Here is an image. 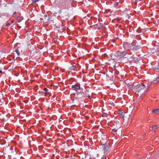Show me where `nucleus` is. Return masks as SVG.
I'll return each mask as SVG.
<instances>
[{
    "mask_svg": "<svg viewBox=\"0 0 159 159\" xmlns=\"http://www.w3.org/2000/svg\"><path fill=\"white\" fill-rule=\"evenodd\" d=\"M76 67L75 66H73L71 67L70 69L71 70H76Z\"/></svg>",
    "mask_w": 159,
    "mask_h": 159,
    "instance_id": "9d476101",
    "label": "nucleus"
},
{
    "mask_svg": "<svg viewBox=\"0 0 159 159\" xmlns=\"http://www.w3.org/2000/svg\"><path fill=\"white\" fill-rule=\"evenodd\" d=\"M157 125H155L153 126L152 127V130H154L155 131L156 129L157 128Z\"/></svg>",
    "mask_w": 159,
    "mask_h": 159,
    "instance_id": "9b49d317",
    "label": "nucleus"
},
{
    "mask_svg": "<svg viewBox=\"0 0 159 159\" xmlns=\"http://www.w3.org/2000/svg\"><path fill=\"white\" fill-rule=\"evenodd\" d=\"M118 4V3L117 2L115 3L114 4V5H117Z\"/></svg>",
    "mask_w": 159,
    "mask_h": 159,
    "instance_id": "a211bd4d",
    "label": "nucleus"
},
{
    "mask_svg": "<svg viewBox=\"0 0 159 159\" xmlns=\"http://www.w3.org/2000/svg\"><path fill=\"white\" fill-rule=\"evenodd\" d=\"M150 87V84H139L134 87V89L136 92H139L145 89L144 93H145L148 91Z\"/></svg>",
    "mask_w": 159,
    "mask_h": 159,
    "instance_id": "f257e3e1",
    "label": "nucleus"
},
{
    "mask_svg": "<svg viewBox=\"0 0 159 159\" xmlns=\"http://www.w3.org/2000/svg\"><path fill=\"white\" fill-rule=\"evenodd\" d=\"M2 71L1 70H0V73H2Z\"/></svg>",
    "mask_w": 159,
    "mask_h": 159,
    "instance_id": "412c9836",
    "label": "nucleus"
},
{
    "mask_svg": "<svg viewBox=\"0 0 159 159\" xmlns=\"http://www.w3.org/2000/svg\"><path fill=\"white\" fill-rule=\"evenodd\" d=\"M153 68L155 70L159 72V64H158L156 66H153Z\"/></svg>",
    "mask_w": 159,
    "mask_h": 159,
    "instance_id": "0eeeda50",
    "label": "nucleus"
},
{
    "mask_svg": "<svg viewBox=\"0 0 159 159\" xmlns=\"http://www.w3.org/2000/svg\"><path fill=\"white\" fill-rule=\"evenodd\" d=\"M153 82L154 83H156L159 82V77H157L156 79L154 80Z\"/></svg>",
    "mask_w": 159,
    "mask_h": 159,
    "instance_id": "6e6552de",
    "label": "nucleus"
},
{
    "mask_svg": "<svg viewBox=\"0 0 159 159\" xmlns=\"http://www.w3.org/2000/svg\"><path fill=\"white\" fill-rule=\"evenodd\" d=\"M44 90L46 92H48V89L47 88H44Z\"/></svg>",
    "mask_w": 159,
    "mask_h": 159,
    "instance_id": "dca6fc26",
    "label": "nucleus"
},
{
    "mask_svg": "<svg viewBox=\"0 0 159 159\" xmlns=\"http://www.w3.org/2000/svg\"><path fill=\"white\" fill-rule=\"evenodd\" d=\"M125 113L124 111H118V114L120 115V117L122 118L124 117Z\"/></svg>",
    "mask_w": 159,
    "mask_h": 159,
    "instance_id": "423d86ee",
    "label": "nucleus"
},
{
    "mask_svg": "<svg viewBox=\"0 0 159 159\" xmlns=\"http://www.w3.org/2000/svg\"><path fill=\"white\" fill-rule=\"evenodd\" d=\"M102 159H108V158L107 159L105 156L104 155L102 157Z\"/></svg>",
    "mask_w": 159,
    "mask_h": 159,
    "instance_id": "f3484780",
    "label": "nucleus"
},
{
    "mask_svg": "<svg viewBox=\"0 0 159 159\" xmlns=\"http://www.w3.org/2000/svg\"><path fill=\"white\" fill-rule=\"evenodd\" d=\"M80 89V84L79 83H77L71 86V89L77 92Z\"/></svg>",
    "mask_w": 159,
    "mask_h": 159,
    "instance_id": "39448f33",
    "label": "nucleus"
},
{
    "mask_svg": "<svg viewBox=\"0 0 159 159\" xmlns=\"http://www.w3.org/2000/svg\"><path fill=\"white\" fill-rule=\"evenodd\" d=\"M109 146V143L107 142L102 145L103 151L105 155H108L109 154L110 152Z\"/></svg>",
    "mask_w": 159,
    "mask_h": 159,
    "instance_id": "7ed1b4c3",
    "label": "nucleus"
},
{
    "mask_svg": "<svg viewBox=\"0 0 159 159\" xmlns=\"http://www.w3.org/2000/svg\"><path fill=\"white\" fill-rule=\"evenodd\" d=\"M117 129H112L111 131L113 132H116L117 131Z\"/></svg>",
    "mask_w": 159,
    "mask_h": 159,
    "instance_id": "2eb2a0df",
    "label": "nucleus"
},
{
    "mask_svg": "<svg viewBox=\"0 0 159 159\" xmlns=\"http://www.w3.org/2000/svg\"><path fill=\"white\" fill-rule=\"evenodd\" d=\"M18 19H17V21L19 22H20L21 21L22 19L21 18V17H18Z\"/></svg>",
    "mask_w": 159,
    "mask_h": 159,
    "instance_id": "4468645a",
    "label": "nucleus"
},
{
    "mask_svg": "<svg viewBox=\"0 0 159 159\" xmlns=\"http://www.w3.org/2000/svg\"><path fill=\"white\" fill-rule=\"evenodd\" d=\"M74 0H70V2H74Z\"/></svg>",
    "mask_w": 159,
    "mask_h": 159,
    "instance_id": "6ab92c4d",
    "label": "nucleus"
},
{
    "mask_svg": "<svg viewBox=\"0 0 159 159\" xmlns=\"http://www.w3.org/2000/svg\"><path fill=\"white\" fill-rule=\"evenodd\" d=\"M48 93H49L48 92H43L42 94L44 95L45 96H47V94Z\"/></svg>",
    "mask_w": 159,
    "mask_h": 159,
    "instance_id": "ddd939ff",
    "label": "nucleus"
},
{
    "mask_svg": "<svg viewBox=\"0 0 159 159\" xmlns=\"http://www.w3.org/2000/svg\"><path fill=\"white\" fill-rule=\"evenodd\" d=\"M152 111L156 113H159V109H157L155 110H153Z\"/></svg>",
    "mask_w": 159,
    "mask_h": 159,
    "instance_id": "1a4fd4ad",
    "label": "nucleus"
},
{
    "mask_svg": "<svg viewBox=\"0 0 159 159\" xmlns=\"http://www.w3.org/2000/svg\"><path fill=\"white\" fill-rule=\"evenodd\" d=\"M133 56H134V55L132 56V57H133Z\"/></svg>",
    "mask_w": 159,
    "mask_h": 159,
    "instance_id": "5701e85b",
    "label": "nucleus"
},
{
    "mask_svg": "<svg viewBox=\"0 0 159 159\" xmlns=\"http://www.w3.org/2000/svg\"><path fill=\"white\" fill-rule=\"evenodd\" d=\"M124 49L127 50H136L137 45L134 43L129 44L127 42H124L123 44Z\"/></svg>",
    "mask_w": 159,
    "mask_h": 159,
    "instance_id": "f03ea898",
    "label": "nucleus"
},
{
    "mask_svg": "<svg viewBox=\"0 0 159 159\" xmlns=\"http://www.w3.org/2000/svg\"><path fill=\"white\" fill-rule=\"evenodd\" d=\"M17 54L18 56H19L20 54V52L18 50V48L17 49H16L15 51Z\"/></svg>",
    "mask_w": 159,
    "mask_h": 159,
    "instance_id": "f8f14e48",
    "label": "nucleus"
},
{
    "mask_svg": "<svg viewBox=\"0 0 159 159\" xmlns=\"http://www.w3.org/2000/svg\"><path fill=\"white\" fill-rule=\"evenodd\" d=\"M88 97H89V98H90V96H88Z\"/></svg>",
    "mask_w": 159,
    "mask_h": 159,
    "instance_id": "4be33fe9",
    "label": "nucleus"
},
{
    "mask_svg": "<svg viewBox=\"0 0 159 159\" xmlns=\"http://www.w3.org/2000/svg\"><path fill=\"white\" fill-rule=\"evenodd\" d=\"M156 139L158 140V139H158L157 138H156Z\"/></svg>",
    "mask_w": 159,
    "mask_h": 159,
    "instance_id": "aec40b11",
    "label": "nucleus"
},
{
    "mask_svg": "<svg viewBox=\"0 0 159 159\" xmlns=\"http://www.w3.org/2000/svg\"><path fill=\"white\" fill-rule=\"evenodd\" d=\"M126 54L127 52L125 51H124L121 52H117L115 54V56L117 59L119 60H121Z\"/></svg>",
    "mask_w": 159,
    "mask_h": 159,
    "instance_id": "20e7f679",
    "label": "nucleus"
}]
</instances>
